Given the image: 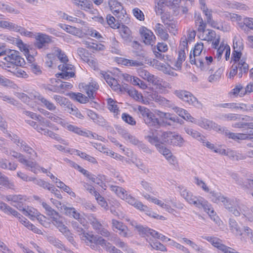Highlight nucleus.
Returning a JSON list of instances; mask_svg holds the SVG:
<instances>
[{"instance_id":"nucleus-9","label":"nucleus","mask_w":253,"mask_h":253,"mask_svg":"<svg viewBox=\"0 0 253 253\" xmlns=\"http://www.w3.org/2000/svg\"><path fill=\"white\" fill-rule=\"evenodd\" d=\"M100 74L101 77L106 81V83L113 89L115 90H120L122 92L126 91V86L121 85L119 84L118 81L108 73L104 71H101Z\"/></svg>"},{"instance_id":"nucleus-34","label":"nucleus","mask_w":253,"mask_h":253,"mask_svg":"<svg viewBox=\"0 0 253 253\" xmlns=\"http://www.w3.org/2000/svg\"><path fill=\"white\" fill-rule=\"evenodd\" d=\"M14 187L13 182L0 171V190L2 188L13 189Z\"/></svg>"},{"instance_id":"nucleus-19","label":"nucleus","mask_w":253,"mask_h":253,"mask_svg":"<svg viewBox=\"0 0 253 253\" xmlns=\"http://www.w3.org/2000/svg\"><path fill=\"white\" fill-rule=\"evenodd\" d=\"M58 68L62 71V73L60 74L61 78L67 79L75 76V73L73 71V66L68 64L67 62L63 63V64L59 65Z\"/></svg>"},{"instance_id":"nucleus-60","label":"nucleus","mask_w":253,"mask_h":253,"mask_svg":"<svg viewBox=\"0 0 253 253\" xmlns=\"http://www.w3.org/2000/svg\"><path fill=\"white\" fill-rule=\"evenodd\" d=\"M119 23L116 22V19L111 14H108L106 17V26L108 25L113 29H116L119 25Z\"/></svg>"},{"instance_id":"nucleus-50","label":"nucleus","mask_w":253,"mask_h":253,"mask_svg":"<svg viewBox=\"0 0 253 253\" xmlns=\"http://www.w3.org/2000/svg\"><path fill=\"white\" fill-rule=\"evenodd\" d=\"M233 49L234 50H239V51H242L244 49V44L243 42V40L240 36H235L233 40Z\"/></svg>"},{"instance_id":"nucleus-14","label":"nucleus","mask_w":253,"mask_h":253,"mask_svg":"<svg viewBox=\"0 0 253 253\" xmlns=\"http://www.w3.org/2000/svg\"><path fill=\"white\" fill-rule=\"evenodd\" d=\"M197 125L201 127L208 130L211 129L218 131L222 130V127L218 125L212 121L203 117L198 120Z\"/></svg>"},{"instance_id":"nucleus-52","label":"nucleus","mask_w":253,"mask_h":253,"mask_svg":"<svg viewBox=\"0 0 253 253\" xmlns=\"http://www.w3.org/2000/svg\"><path fill=\"white\" fill-rule=\"evenodd\" d=\"M112 224L113 226L119 230L120 234L122 235L124 237L126 236V232L125 230L126 226L124 225L123 223L116 220L113 219Z\"/></svg>"},{"instance_id":"nucleus-44","label":"nucleus","mask_w":253,"mask_h":253,"mask_svg":"<svg viewBox=\"0 0 253 253\" xmlns=\"http://www.w3.org/2000/svg\"><path fill=\"white\" fill-rule=\"evenodd\" d=\"M128 80L133 85H137L140 88L144 89L147 87L146 84L136 77L128 76L127 75V81Z\"/></svg>"},{"instance_id":"nucleus-13","label":"nucleus","mask_w":253,"mask_h":253,"mask_svg":"<svg viewBox=\"0 0 253 253\" xmlns=\"http://www.w3.org/2000/svg\"><path fill=\"white\" fill-rule=\"evenodd\" d=\"M88 220L92 228L95 230L96 232L100 234L103 236L108 237L110 233L107 229L104 227L100 221L93 216H90Z\"/></svg>"},{"instance_id":"nucleus-55","label":"nucleus","mask_w":253,"mask_h":253,"mask_svg":"<svg viewBox=\"0 0 253 253\" xmlns=\"http://www.w3.org/2000/svg\"><path fill=\"white\" fill-rule=\"evenodd\" d=\"M6 199L8 201H12L18 204H22L26 201V198L22 195H9L6 197Z\"/></svg>"},{"instance_id":"nucleus-43","label":"nucleus","mask_w":253,"mask_h":253,"mask_svg":"<svg viewBox=\"0 0 253 253\" xmlns=\"http://www.w3.org/2000/svg\"><path fill=\"white\" fill-rule=\"evenodd\" d=\"M107 105L108 109L114 113L115 116H117L119 114L120 111L116 101L112 98H109L107 99Z\"/></svg>"},{"instance_id":"nucleus-39","label":"nucleus","mask_w":253,"mask_h":253,"mask_svg":"<svg viewBox=\"0 0 253 253\" xmlns=\"http://www.w3.org/2000/svg\"><path fill=\"white\" fill-rule=\"evenodd\" d=\"M184 129L187 134L191 136L193 138L201 141L205 140V137L198 131L188 127H185Z\"/></svg>"},{"instance_id":"nucleus-37","label":"nucleus","mask_w":253,"mask_h":253,"mask_svg":"<svg viewBox=\"0 0 253 253\" xmlns=\"http://www.w3.org/2000/svg\"><path fill=\"white\" fill-rule=\"evenodd\" d=\"M157 114L160 118L162 119H165L166 120H169L174 123L181 124V122H183L182 120H180L178 117L175 116H173L172 114L169 113H165L158 111Z\"/></svg>"},{"instance_id":"nucleus-53","label":"nucleus","mask_w":253,"mask_h":253,"mask_svg":"<svg viewBox=\"0 0 253 253\" xmlns=\"http://www.w3.org/2000/svg\"><path fill=\"white\" fill-rule=\"evenodd\" d=\"M152 203L158 205L159 206L161 207V208L165 209V210L169 212V213H173L174 210L171 208L170 206L168 205L166 203H165L162 201L156 198H155V199H152Z\"/></svg>"},{"instance_id":"nucleus-26","label":"nucleus","mask_w":253,"mask_h":253,"mask_svg":"<svg viewBox=\"0 0 253 253\" xmlns=\"http://www.w3.org/2000/svg\"><path fill=\"white\" fill-rule=\"evenodd\" d=\"M127 203L134 206L137 209L145 212H149V208L144 205L142 202L137 201L134 197L129 195L127 196Z\"/></svg>"},{"instance_id":"nucleus-38","label":"nucleus","mask_w":253,"mask_h":253,"mask_svg":"<svg viewBox=\"0 0 253 253\" xmlns=\"http://www.w3.org/2000/svg\"><path fill=\"white\" fill-rule=\"evenodd\" d=\"M190 62L192 64H195L197 67L200 68L202 70H206V67L204 64L203 59H201L200 57L197 56H194V55L192 54L191 52L189 55Z\"/></svg>"},{"instance_id":"nucleus-47","label":"nucleus","mask_w":253,"mask_h":253,"mask_svg":"<svg viewBox=\"0 0 253 253\" xmlns=\"http://www.w3.org/2000/svg\"><path fill=\"white\" fill-rule=\"evenodd\" d=\"M185 142V140L182 136L173 132V137L171 139V144L173 146L182 147Z\"/></svg>"},{"instance_id":"nucleus-57","label":"nucleus","mask_w":253,"mask_h":253,"mask_svg":"<svg viewBox=\"0 0 253 253\" xmlns=\"http://www.w3.org/2000/svg\"><path fill=\"white\" fill-rule=\"evenodd\" d=\"M33 181L35 184L42 187L44 189H46L49 191H50L51 188H53L52 187L53 185L42 179L34 178Z\"/></svg>"},{"instance_id":"nucleus-18","label":"nucleus","mask_w":253,"mask_h":253,"mask_svg":"<svg viewBox=\"0 0 253 253\" xmlns=\"http://www.w3.org/2000/svg\"><path fill=\"white\" fill-rule=\"evenodd\" d=\"M129 225L130 229L136 230L139 235L144 237H146L149 228L144 227L138 224L135 221L133 220L127 219V225Z\"/></svg>"},{"instance_id":"nucleus-29","label":"nucleus","mask_w":253,"mask_h":253,"mask_svg":"<svg viewBox=\"0 0 253 253\" xmlns=\"http://www.w3.org/2000/svg\"><path fill=\"white\" fill-rule=\"evenodd\" d=\"M188 94H186L185 98H183V101L197 108L201 109L203 107L202 104L191 92L188 91Z\"/></svg>"},{"instance_id":"nucleus-49","label":"nucleus","mask_w":253,"mask_h":253,"mask_svg":"<svg viewBox=\"0 0 253 253\" xmlns=\"http://www.w3.org/2000/svg\"><path fill=\"white\" fill-rule=\"evenodd\" d=\"M66 127L69 131H72L80 135L88 136V132L82 130L80 128L75 126L67 124Z\"/></svg>"},{"instance_id":"nucleus-45","label":"nucleus","mask_w":253,"mask_h":253,"mask_svg":"<svg viewBox=\"0 0 253 253\" xmlns=\"http://www.w3.org/2000/svg\"><path fill=\"white\" fill-rule=\"evenodd\" d=\"M239 27L244 30L249 28L253 30V18L245 17L243 19L242 22L240 23Z\"/></svg>"},{"instance_id":"nucleus-6","label":"nucleus","mask_w":253,"mask_h":253,"mask_svg":"<svg viewBox=\"0 0 253 253\" xmlns=\"http://www.w3.org/2000/svg\"><path fill=\"white\" fill-rule=\"evenodd\" d=\"M138 110L143 117L145 123L149 126L159 125L160 122L154 114L147 108L138 106Z\"/></svg>"},{"instance_id":"nucleus-21","label":"nucleus","mask_w":253,"mask_h":253,"mask_svg":"<svg viewBox=\"0 0 253 253\" xmlns=\"http://www.w3.org/2000/svg\"><path fill=\"white\" fill-rule=\"evenodd\" d=\"M61 209L64 210V214L70 217H73L78 220L81 223H82L83 218L81 217L80 213L74 208L63 205Z\"/></svg>"},{"instance_id":"nucleus-32","label":"nucleus","mask_w":253,"mask_h":253,"mask_svg":"<svg viewBox=\"0 0 253 253\" xmlns=\"http://www.w3.org/2000/svg\"><path fill=\"white\" fill-rule=\"evenodd\" d=\"M35 98L37 100L40 101L47 110L50 111H54L56 109V106L52 102L45 98L42 95L40 94L35 95Z\"/></svg>"},{"instance_id":"nucleus-23","label":"nucleus","mask_w":253,"mask_h":253,"mask_svg":"<svg viewBox=\"0 0 253 253\" xmlns=\"http://www.w3.org/2000/svg\"><path fill=\"white\" fill-rule=\"evenodd\" d=\"M204 203L203 204L200 205V208H203L204 211L209 214L211 219L216 223H218L219 222V218L216 215V212L211 207V205L205 200Z\"/></svg>"},{"instance_id":"nucleus-33","label":"nucleus","mask_w":253,"mask_h":253,"mask_svg":"<svg viewBox=\"0 0 253 253\" xmlns=\"http://www.w3.org/2000/svg\"><path fill=\"white\" fill-rule=\"evenodd\" d=\"M185 200L190 204H193L199 208H200V205L203 204L205 202L204 198L201 197H197L194 196L191 192L187 196V199H185Z\"/></svg>"},{"instance_id":"nucleus-51","label":"nucleus","mask_w":253,"mask_h":253,"mask_svg":"<svg viewBox=\"0 0 253 253\" xmlns=\"http://www.w3.org/2000/svg\"><path fill=\"white\" fill-rule=\"evenodd\" d=\"M149 99L158 102L160 105L164 106L166 98L158 94L156 92H151L148 95Z\"/></svg>"},{"instance_id":"nucleus-2","label":"nucleus","mask_w":253,"mask_h":253,"mask_svg":"<svg viewBox=\"0 0 253 253\" xmlns=\"http://www.w3.org/2000/svg\"><path fill=\"white\" fill-rule=\"evenodd\" d=\"M89 240L88 243L90 245V248L94 250L100 252L102 250L100 246L105 249L107 251L111 253H122V251L117 249L115 246L107 242L102 237L98 236H89L87 238Z\"/></svg>"},{"instance_id":"nucleus-3","label":"nucleus","mask_w":253,"mask_h":253,"mask_svg":"<svg viewBox=\"0 0 253 253\" xmlns=\"http://www.w3.org/2000/svg\"><path fill=\"white\" fill-rule=\"evenodd\" d=\"M139 76L147 82L151 83L154 85H157L159 89L162 87L170 88V85L166 82L157 76L150 74L148 71L140 69L138 72Z\"/></svg>"},{"instance_id":"nucleus-17","label":"nucleus","mask_w":253,"mask_h":253,"mask_svg":"<svg viewBox=\"0 0 253 253\" xmlns=\"http://www.w3.org/2000/svg\"><path fill=\"white\" fill-rule=\"evenodd\" d=\"M224 131L225 135L229 138L234 140H248L253 138V133H233L227 129L225 130L224 128H222L221 131Z\"/></svg>"},{"instance_id":"nucleus-63","label":"nucleus","mask_w":253,"mask_h":253,"mask_svg":"<svg viewBox=\"0 0 253 253\" xmlns=\"http://www.w3.org/2000/svg\"><path fill=\"white\" fill-rule=\"evenodd\" d=\"M127 93L130 96L137 101H140L142 99V95L140 93H139L136 89L131 88L127 89Z\"/></svg>"},{"instance_id":"nucleus-8","label":"nucleus","mask_w":253,"mask_h":253,"mask_svg":"<svg viewBox=\"0 0 253 253\" xmlns=\"http://www.w3.org/2000/svg\"><path fill=\"white\" fill-rule=\"evenodd\" d=\"M187 41L186 38L184 41L181 42L178 51V56L177 61L174 64L176 70H180L181 69L182 64L186 59V51L188 52L187 49Z\"/></svg>"},{"instance_id":"nucleus-27","label":"nucleus","mask_w":253,"mask_h":253,"mask_svg":"<svg viewBox=\"0 0 253 253\" xmlns=\"http://www.w3.org/2000/svg\"><path fill=\"white\" fill-rule=\"evenodd\" d=\"M202 238L211 243L212 246L221 251H225L226 249V246L222 244L221 240L217 237L203 236Z\"/></svg>"},{"instance_id":"nucleus-59","label":"nucleus","mask_w":253,"mask_h":253,"mask_svg":"<svg viewBox=\"0 0 253 253\" xmlns=\"http://www.w3.org/2000/svg\"><path fill=\"white\" fill-rule=\"evenodd\" d=\"M20 207L19 210L20 211H23V213L24 215L27 216L29 215L33 217H35L36 216V215L38 214L39 212L37 211V210L33 208H29L28 207L27 209L25 208H20Z\"/></svg>"},{"instance_id":"nucleus-15","label":"nucleus","mask_w":253,"mask_h":253,"mask_svg":"<svg viewBox=\"0 0 253 253\" xmlns=\"http://www.w3.org/2000/svg\"><path fill=\"white\" fill-rule=\"evenodd\" d=\"M139 33L145 44L153 45L155 43L156 37L150 30L142 26L140 28Z\"/></svg>"},{"instance_id":"nucleus-11","label":"nucleus","mask_w":253,"mask_h":253,"mask_svg":"<svg viewBox=\"0 0 253 253\" xmlns=\"http://www.w3.org/2000/svg\"><path fill=\"white\" fill-rule=\"evenodd\" d=\"M20 54V52L18 51L10 50L4 59L7 62H10L12 65L22 66L25 64V62Z\"/></svg>"},{"instance_id":"nucleus-64","label":"nucleus","mask_w":253,"mask_h":253,"mask_svg":"<svg viewBox=\"0 0 253 253\" xmlns=\"http://www.w3.org/2000/svg\"><path fill=\"white\" fill-rule=\"evenodd\" d=\"M195 24L198 26V30L201 32L206 28V23H205L201 16H198L195 19Z\"/></svg>"},{"instance_id":"nucleus-58","label":"nucleus","mask_w":253,"mask_h":253,"mask_svg":"<svg viewBox=\"0 0 253 253\" xmlns=\"http://www.w3.org/2000/svg\"><path fill=\"white\" fill-rule=\"evenodd\" d=\"M146 238V240L149 243L150 246L152 248L155 250L160 251L162 252H166L167 251L166 248L161 243L159 242H151V239H148V237H145Z\"/></svg>"},{"instance_id":"nucleus-12","label":"nucleus","mask_w":253,"mask_h":253,"mask_svg":"<svg viewBox=\"0 0 253 253\" xmlns=\"http://www.w3.org/2000/svg\"><path fill=\"white\" fill-rule=\"evenodd\" d=\"M0 210L6 214H12L14 216L18 217L19 218V221L26 227H27V224L30 223V222L26 218L23 217L16 211L4 203L0 202Z\"/></svg>"},{"instance_id":"nucleus-20","label":"nucleus","mask_w":253,"mask_h":253,"mask_svg":"<svg viewBox=\"0 0 253 253\" xmlns=\"http://www.w3.org/2000/svg\"><path fill=\"white\" fill-rule=\"evenodd\" d=\"M71 225H72L73 228L79 233V235L81 236V238L82 239V240L84 241L86 245L90 247V245L87 243L88 241H89V240H88V239L87 238L89 236H94V235L92 234H89V233L85 232L84 229L78 223V222H77L76 221H72L71 222Z\"/></svg>"},{"instance_id":"nucleus-25","label":"nucleus","mask_w":253,"mask_h":253,"mask_svg":"<svg viewBox=\"0 0 253 253\" xmlns=\"http://www.w3.org/2000/svg\"><path fill=\"white\" fill-rule=\"evenodd\" d=\"M19 161L23 165H25L27 167V169L35 173H37L40 170V167L35 162L29 161L24 157L19 159Z\"/></svg>"},{"instance_id":"nucleus-5","label":"nucleus","mask_w":253,"mask_h":253,"mask_svg":"<svg viewBox=\"0 0 253 253\" xmlns=\"http://www.w3.org/2000/svg\"><path fill=\"white\" fill-rule=\"evenodd\" d=\"M148 138L149 142L156 146L158 151L165 157L170 164L174 165L176 163V158L172 154L169 149L159 143V141L156 137L152 138L149 136Z\"/></svg>"},{"instance_id":"nucleus-40","label":"nucleus","mask_w":253,"mask_h":253,"mask_svg":"<svg viewBox=\"0 0 253 253\" xmlns=\"http://www.w3.org/2000/svg\"><path fill=\"white\" fill-rule=\"evenodd\" d=\"M70 97L81 103H85L88 101V98L81 93L71 92L69 94Z\"/></svg>"},{"instance_id":"nucleus-54","label":"nucleus","mask_w":253,"mask_h":253,"mask_svg":"<svg viewBox=\"0 0 253 253\" xmlns=\"http://www.w3.org/2000/svg\"><path fill=\"white\" fill-rule=\"evenodd\" d=\"M52 222L54 225H55L60 232L66 228L67 227L63 223L62 221L60 219V216H56L53 217Z\"/></svg>"},{"instance_id":"nucleus-61","label":"nucleus","mask_w":253,"mask_h":253,"mask_svg":"<svg viewBox=\"0 0 253 253\" xmlns=\"http://www.w3.org/2000/svg\"><path fill=\"white\" fill-rule=\"evenodd\" d=\"M239 115L233 113L223 114L220 115V119L224 121H237L239 119Z\"/></svg>"},{"instance_id":"nucleus-41","label":"nucleus","mask_w":253,"mask_h":253,"mask_svg":"<svg viewBox=\"0 0 253 253\" xmlns=\"http://www.w3.org/2000/svg\"><path fill=\"white\" fill-rule=\"evenodd\" d=\"M40 202L45 211V214L50 216L51 218H52L54 216H59V213L52 209L48 204L44 202L40 201Z\"/></svg>"},{"instance_id":"nucleus-16","label":"nucleus","mask_w":253,"mask_h":253,"mask_svg":"<svg viewBox=\"0 0 253 253\" xmlns=\"http://www.w3.org/2000/svg\"><path fill=\"white\" fill-rule=\"evenodd\" d=\"M162 22L169 30V33L175 35L177 33V23L169 14H164L161 17Z\"/></svg>"},{"instance_id":"nucleus-1","label":"nucleus","mask_w":253,"mask_h":253,"mask_svg":"<svg viewBox=\"0 0 253 253\" xmlns=\"http://www.w3.org/2000/svg\"><path fill=\"white\" fill-rule=\"evenodd\" d=\"M210 198L215 203L219 204L221 202L225 208L236 216H238L243 213L244 206L236 199L227 198L220 193L214 191L210 192Z\"/></svg>"},{"instance_id":"nucleus-35","label":"nucleus","mask_w":253,"mask_h":253,"mask_svg":"<svg viewBox=\"0 0 253 253\" xmlns=\"http://www.w3.org/2000/svg\"><path fill=\"white\" fill-rule=\"evenodd\" d=\"M200 37L202 40L207 41L208 42H211L216 37V33L212 30L204 29V30L200 32Z\"/></svg>"},{"instance_id":"nucleus-7","label":"nucleus","mask_w":253,"mask_h":253,"mask_svg":"<svg viewBox=\"0 0 253 253\" xmlns=\"http://www.w3.org/2000/svg\"><path fill=\"white\" fill-rule=\"evenodd\" d=\"M108 4L113 13L120 19L121 22L124 20L126 11L124 9L121 3L116 0H109Z\"/></svg>"},{"instance_id":"nucleus-28","label":"nucleus","mask_w":253,"mask_h":253,"mask_svg":"<svg viewBox=\"0 0 253 253\" xmlns=\"http://www.w3.org/2000/svg\"><path fill=\"white\" fill-rule=\"evenodd\" d=\"M13 141L19 147L21 150L31 155L35 152L34 150L26 142L20 139L17 136H16V138H13Z\"/></svg>"},{"instance_id":"nucleus-10","label":"nucleus","mask_w":253,"mask_h":253,"mask_svg":"<svg viewBox=\"0 0 253 253\" xmlns=\"http://www.w3.org/2000/svg\"><path fill=\"white\" fill-rule=\"evenodd\" d=\"M52 42L51 37L42 33H38L35 37L34 46L39 49L47 48L48 44Z\"/></svg>"},{"instance_id":"nucleus-56","label":"nucleus","mask_w":253,"mask_h":253,"mask_svg":"<svg viewBox=\"0 0 253 253\" xmlns=\"http://www.w3.org/2000/svg\"><path fill=\"white\" fill-rule=\"evenodd\" d=\"M110 189L122 199H124L125 198L126 195L125 193V190L122 187L117 186L111 185L110 187Z\"/></svg>"},{"instance_id":"nucleus-24","label":"nucleus","mask_w":253,"mask_h":253,"mask_svg":"<svg viewBox=\"0 0 253 253\" xmlns=\"http://www.w3.org/2000/svg\"><path fill=\"white\" fill-rule=\"evenodd\" d=\"M202 10L204 13L207 20V22L209 24H210L212 27L214 28H216L220 30H223V26L218 25V24L212 19L211 10L209 9L208 8V7H207L205 9L204 8V9H202Z\"/></svg>"},{"instance_id":"nucleus-42","label":"nucleus","mask_w":253,"mask_h":253,"mask_svg":"<svg viewBox=\"0 0 253 253\" xmlns=\"http://www.w3.org/2000/svg\"><path fill=\"white\" fill-rule=\"evenodd\" d=\"M150 236H152V237L154 238L159 239L161 240L162 241H169L170 242H171V241H172L170 239L159 233L158 232L150 228L149 230L146 237H149Z\"/></svg>"},{"instance_id":"nucleus-30","label":"nucleus","mask_w":253,"mask_h":253,"mask_svg":"<svg viewBox=\"0 0 253 253\" xmlns=\"http://www.w3.org/2000/svg\"><path fill=\"white\" fill-rule=\"evenodd\" d=\"M229 227L230 231L236 236H240L243 234L242 230L237 222L233 218L229 220Z\"/></svg>"},{"instance_id":"nucleus-46","label":"nucleus","mask_w":253,"mask_h":253,"mask_svg":"<svg viewBox=\"0 0 253 253\" xmlns=\"http://www.w3.org/2000/svg\"><path fill=\"white\" fill-rule=\"evenodd\" d=\"M0 26L2 28L14 32H17L19 28V26L18 25L7 21H0Z\"/></svg>"},{"instance_id":"nucleus-36","label":"nucleus","mask_w":253,"mask_h":253,"mask_svg":"<svg viewBox=\"0 0 253 253\" xmlns=\"http://www.w3.org/2000/svg\"><path fill=\"white\" fill-rule=\"evenodd\" d=\"M234 64L235 66L237 67V69L239 70L238 76L240 78H241L243 77L244 74L247 73L249 70V65L244 59H242L240 61H237V63H235Z\"/></svg>"},{"instance_id":"nucleus-62","label":"nucleus","mask_w":253,"mask_h":253,"mask_svg":"<svg viewBox=\"0 0 253 253\" xmlns=\"http://www.w3.org/2000/svg\"><path fill=\"white\" fill-rule=\"evenodd\" d=\"M55 54L58 58L62 63L68 62V59L67 56L65 54L64 52L59 48H56L55 49Z\"/></svg>"},{"instance_id":"nucleus-48","label":"nucleus","mask_w":253,"mask_h":253,"mask_svg":"<svg viewBox=\"0 0 253 253\" xmlns=\"http://www.w3.org/2000/svg\"><path fill=\"white\" fill-rule=\"evenodd\" d=\"M47 240L50 244L54 246L56 248L60 249L61 250L66 251L65 246L58 239L50 236L48 237Z\"/></svg>"},{"instance_id":"nucleus-22","label":"nucleus","mask_w":253,"mask_h":253,"mask_svg":"<svg viewBox=\"0 0 253 253\" xmlns=\"http://www.w3.org/2000/svg\"><path fill=\"white\" fill-rule=\"evenodd\" d=\"M84 91L88 95V98L93 99L96 95V91L98 89L99 85L95 82H92L88 84L83 86Z\"/></svg>"},{"instance_id":"nucleus-4","label":"nucleus","mask_w":253,"mask_h":253,"mask_svg":"<svg viewBox=\"0 0 253 253\" xmlns=\"http://www.w3.org/2000/svg\"><path fill=\"white\" fill-rule=\"evenodd\" d=\"M173 132L171 131H161L156 130H152L148 134L145 133V138L149 142L148 137L152 138L156 137L159 140V143L163 145L164 144H171V139L173 137Z\"/></svg>"},{"instance_id":"nucleus-31","label":"nucleus","mask_w":253,"mask_h":253,"mask_svg":"<svg viewBox=\"0 0 253 253\" xmlns=\"http://www.w3.org/2000/svg\"><path fill=\"white\" fill-rule=\"evenodd\" d=\"M154 30L157 35L160 37L164 41H167L169 38V35L166 29L164 28L163 25L160 23H157Z\"/></svg>"}]
</instances>
